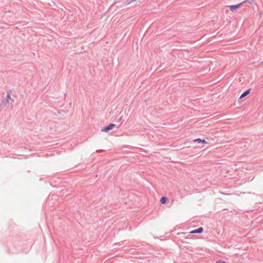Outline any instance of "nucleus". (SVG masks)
Instances as JSON below:
<instances>
[{
  "label": "nucleus",
  "instance_id": "obj_3",
  "mask_svg": "<svg viewBox=\"0 0 263 263\" xmlns=\"http://www.w3.org/2000/svg\"><path fill=\"white\" fill-rule=\"evenodd\" d=\"M203 228L200 227L196 230L192 231L191 232H190V233H191V234L201 233L203 232Z\"/></svg>",
  "mask_w": 263,
  "mask_h": 263
},
{
  "label": "nucleus",
  "instance_id": "obj_7",
  "mask_svg": "<svg viewBox=\"0 0 263 263\" xmlns=\"http://www.w3.org/2000/svg\"><path fill=\"white\" fill-rule=\"evenodd\" d=\"M10 99V94L9 92H8L6 96V99H5V101H6V103H8V102H9V100Z\"/></svg>",
  "mask_w": 263,
  "mask_h": 263
},
{
  "label": "nucleus",
  "instance_id": "obj_8",
  "mask_svg": "<svg viewBox=\"0 0 263 263\" xmlns=\"http://www.w3.org/2000/svg\"><path fill=\"white\" fill-rule=\"evenodd\" d=\"M216 263H226V262L224 261L219 260V261H217Z\"/></svg>",
  "mask_w": 263,
  "mask_h": 263
},
{
  "label": "nucleus",
  "instance_id": "obj_2",
  "mask_svg": "<svg viewBox=\"0 0 263 263\" xmlns=\"http://www.w3.org/2000/svg\"><path fill=\"white\" fill-rule=\"evenodd\" d=\"M247 1H245L242 2H241L240 3H239L237 5H231L230 6V10L232 11H235L237 8H238L242 3L246 2Z\"/></svg>",
  "mask_w": 263,
  "mask_h": 263
},
{
  "label": "nucleus",
  "instance_id": "obj_9",
  "mask_svg": "<svg viewBox=\"0 0 263 263\" xmlns=\"http://www.w3.org/2000/svg\"><path fill=\"white\" fill-rule=\"evenodd\" d=\"M136 0H131L129 3L133 2L136 1Z\"/></svg>",
  "mask_w": 263,
  "mask_h": 263
},
{
  "label": "nucleus",
  "instance_id": "obj_1",
  "mask_svg": "<svg viewBox=\"0 0 263 263\" xmlns=\"http://www.w3.org/2000/svg\"><path fill=\"white\" fill-rule=\"evenodd\" d=\"M116 126V125L112 123L109 124L108 126L105 127L102 130V132H108L109 130L112 129Z\"/></svg>",
  "mask_w": 263,
  "mask_h": 263
},
{
  "label": "nucleus",
  "instance_id": "obj_4",
  "mask_svg": "<svg viewBox=\"0 0 263 263\" xmlns=\"http://www.w3.org/2000/svg\"><path fill=\"white\" fill-rule=\"evenodd\" d=\"M168 201V199L167 197H162L161 199H160V202L162 203V204H165L166 203H167Z\"/></svg>",
  "mask_w": 263,
  "mask_h": 263
},
{
  "label": "nucleus",
  "instance_id": "obj_5",
  "mask_svg": "<svg viewBox=\"0 0 263 263\" xmlns=\"http://www.w3.org/2000/svg\"><path fill=\"white\" fill-rule=\"evenodd\" d=\"M250 92V89H248L247 90H246L244 92H243L241 96H240L239 97V99H242L243 98H244L245 97H246L247 95H248V94H249Z\"/></svg>",
  "mask_w": 263,
  "mask_h": 263
},
{
  "label": "nucleus",
  "instance_id": "obj_6",
  "mask_svg": "<svg viewBox=\"0 0 263 263\" xmlns=\"http://www.w3.org/2000/svg\"><path fill=\"white\" fill-rule=\"evenodd\" d=\"M195 141L198 142L199 143H202L203 144H206L207 142L204 140H202L200 138H197L195 140Z\"/></svg>",
  "mask_w": 263,
  "mask_h": 263
}]
</instances>
